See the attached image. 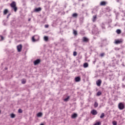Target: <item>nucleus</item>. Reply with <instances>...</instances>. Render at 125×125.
<instances>
[{
  "label": "nucleus",
  "mask_w": 125,
  "mask_h": 125,
  "mask_svg": "<svg viewBox=\"0 0 125 125\" xmlns=\"http://www.w3.org/2000/svg\"><path fill=\"white\" fill-rule=\"evenodd\" d=\"M11 7L12 8H13L15 12H16L17 11V7L16 6V2L15 1H12V3L10 4Z\"/></svg>",
  "instance_id": "f257e3e1"
},
{
  "label": "nucleus",
  "mask_w": 125,
  "mask_h": 125,
  "mask_svg": "<svg viewBox=\"0 0 125 125\" xmlns=\"http://www.w3.org/2000/svg\"><path fill=\"white\" fill-rule=\"evenodd\" d=\"M32 40L33 42H38V41L40 40V37H39V36L38 35H35L32 37Z\"/></svg>",
  "instance_id": "f03ea898"
},
{
  "label": "nucleus",
  "mask_w": 125,
  "mask_h": 125,
  "mask_svg": "<svg viewBox=\"0 0 125 125\" xmlns=\"http://www.w3.org/2000/svg\"><path fill=\"white\" fill-rule=\"evenodd\" d=\"M118 108L119 110H124L125 109V104L123 103H120L118 104Z\"/></svg>",
  "instance_id": "7ed1b4c3"
},
{
  "label": "nucleus",
  "mask_w": 125,
  "mask_h": 125,
  "mask_svg": "<svg viewBox=\"0 0 125 125\" xmlns=\"http://www.w3.org/2000/svg\"><path fill=\"white\" fill-rule=\"evenodd\" d=\"M123 42H124V40H123V39L115 40L114 42V43H115V44H120V43H123Z\"/></svg>",
  "instance_id": "20e7f679"
},
{
  "label": "nucleus",
  "mask_w": 125,
  "mask_h": 125,
  "mask_svg": "<svg viewBox=\"0 0 125 125\" xmlns=\"http://www.w3.org/2000/svg\"><path fill=\"white\" fill-rule=\"evenodd\" d=\"M18 52H21L22 51V44H19L17 46Z\"/></svg>",
  "instance_id": "39448f33"
},
{
  "label": "nucleus",
  "mask_w": 125,
  "mask_h": 125,
  "mask_svg": "<svg viewBox=\"0 0 125 125\" xmlns=\"http://www.w3.org/2000/svg\"><path fill=\"white\" fill-rule=\"evenodd\" d=\"M41 63V60L40 59H37L34 62V64L36 66V65H38Z\"/></svg>",
  "instance_id": "423d86ee"
},
{
  "label": "nucleus",
  "mask_w": 125,
  "mask_h": 125,
  "mask_svg": "<svg viewBox=\"0 0 125 125\" xmlns=\"http://www.w3.org/2000/svg\"><path fill=\"white\" fill-rule=\"evenodd\" d=\"M102 83V81L101 80L99 79L97 82H96V84L98 86H100L101 85V83Z\"/></svg>",
  "instance_id": "0eeeda50"
},
{
  "label": "nucleus",
  "mask_w": 125,
  "mask_h": 125,
  "mask_svg": "<svg viewBox=\"0 0 125 125\" xmlns=\"http://www.w3.org/2000/svg\"><path fill=\"white\" fill-rule=\"evenodd\" d=\"M91 114L94 116H95V115H97V111L95 109H93L91 111Z\"/></svg>",
  "instance_id": "6e6552de"
},
{
  "label": "nucleus",
  "mask_w": 125,
  "mask_h": 125,
  "mask_svg": "<svg viewBox=\"0 0 125 125\" xmlns=\"http://www.w3.org/2000/svg\"><path fill=\"white\" fill-rule=\"evenodd\" d=\"M106 4H107V2L105 1H102L100 3V5H101V6H105L106 5Z\"/></svg>",
  "instance_id": "1a4fd4ad"
},
{
  "label": "nucleus",
  "mask_w": 125,
  "mask_h": 125,
  "mask_svg": "<svg viewBox=\"0 0 125 125\" xmlns=\"http://www.w3.org/2000/svg\"><path fill=\"white\" fill-rule=\"evenodd\" d=\"M83 42H88L89 41V40L87 38H86V37H83Z\"/></svg>",
  "instance_id": "9d476101"
},
{
  "label": "nucleus",
  "mask_w": 125,
  "mask_h": 125,
  "mask_svg": "<svg viewBox=\"0 0 125 125\" xmlns=\"http://www.w3.org/2000/svg\"><path fill=\"white\" fill-rule=\"evenodd\" d=\"M75 81L76 83H79V82H81V77L80 76L75 77Z\"/></svg>",
  "instance_id": "9b49d317"
},
{
  "label": "nucleus",
  "mask_w": 125,
  "mask_h": 125,
  "mask_svg": "<svg viewBox=\"0 0 125 125\" xmlns=\"http://www.w3.org/2000/svg\"><path fill=\"white\" fill-rule=\"evenodd\" d=\"M78 117V114L77 113H74L71 115V119H76Z\"/></svg>",
  "instance_id": "f8f14e48"
},
{
  "label": "nucleus",
  "mask_w": 125,
  "mask_h": 125,
  "mask_svg": "<svg viewBox=\"0 0 125 125\" xmlns=\"http://www.w3.org/2000/svg\"><path fill=\"white\" fill-rule=\"evenodd\" d=\"M42 11V8L41 7L36 8L34 10L35 12H39V11Z\"/></svg>",
  "instance_id": "ddd939ff"
},
{
  "label": "nucleus",
  "mask_w": 125,
  "mask_h": 125,
  "mask_svg": "<svg viewBox=\"0 0 125 125\" xmlns=\"http://www.w3.org/2000/svg\"><path fill=\"white\" fill-rule=\"evenodd\" d=\"M96 19H97V15H95V16H93V18H92L93 22H95V21H96Z\"/></svg>",
  "instance_id": "4468645a"
},
{
  "label": "nucleus",
  "mask_w": 125,
  "mask_h": 125,
  "mask_svg": "<svg viewBox=\"0 0 125 125\" xmlns=\"http://www.w3.org/2000/svg\"><path fill=\"white\" fill-rule=\"evenodd\" d=\"M7 13H8V10L7 9H5V10H4L3 15H6V14H7Z\"/></svg>",
  "instance_id": "2eb2a0df"
},
{
  "label": "nucleus",
  "mask_w": 125,
  "mask_h": 125,
  "mask_svg": "<svg viewBox=\"0 0 125 125\" xmlns=\"http://www.w3.org/2000/svg\"><path fill=\"white\" fill-rule=\"evenodd\" d=\"M88 67V63L87 62H85L83 64V67L84 68H87Z\"/></svg>",
  "instance_id": "dca6fc26"
},
{
  "label": "nucleus",
  "mask_w": 125,
  "mask_h": 125,
  "mask_svg": "<svg viewBox=\"0 0 125 125\" xmlns=\"http://www.w3.org/2000/svg\"><path fill=\"white\" fill-rule=\"evenodd\" d=\"M69 99H70V96H68L66 98L63 100V101H64V102H67V101H68Z\"/></svg>",
  "instance_id": "f3484780"
},
{
  "label": "nucleus",
  "mask_w": 125,
  "mask_h": 125,
  "mask_svg": "<svg viewBox=\"0 0 125 125\" xmlns=\"http://www.w3.org/2000/svg\"><path fill=\"white\" fill-rule=\"evenodd\" d=\"M43 39H44V41H45V42H48V37L44 36Z\"/></svg>",
  "instance_id": "a211bd4d"
},
{
  "label": "nucleus",
  "mask_w": 125,
  "mask_h": 125,
  "mask_svg": "<svg viewBox=\"0 0 125 125\" xmlns=\"http://www.w3.org/2000/svg\"><path fill=\"white\" fill-rule=\"evenodd\" d=\"M116 33H117V34H118V35H120V34H121L122 31H121V30H120V29H117V30H116Z\"/></svg>",
  "instance_id": "6ab92c4d"
},
{
  "label": "nucleus",
  "mask_w": 125,
  "mask_h": 125,
  "mask_svg": "<svg viewBox=\"0 0 125 125\" xmlns=\"http://www.w3.org/2000/svg\"><path fill=\"white\" fill-rule=\"evenodd\" d=\"M37 117H42V113L39 112L37 114Z\"/></svg>",
  "instance_id": "aec40b11"
},
{
  "label": "nucleus",
  "mask_w": 125,
  "mask_h": 125,
  "mask_svg": "<svg viewBox=\"0 0 125 125\" xmlns=\"http://www.w3.org/2000/svg\"><path fill=\"white\" fill-rule=\"evenodd\" d=\"M104 117H105V114L104 113H102L100 117L101 119L103 118Z\"/></svg>",
  "instance_id": "412c9836"
},
{
  "label": "nucleus",
  "mask_w": 125,
  "mask_h": 125,
  "mask_svg": "<svg viewBox=\"0 0 125 125\" xmlns=\"http://www.w3.org/2000/svg\"><path fill=\"white\" fill-rule=\"evenodd\" d=\"M101 94H102V92H101V91H99L97 93V96H100Z\"/></svg>",
  "instance_id": "4be33fe9"
},
{
  "label": "nucleus",
  "mask_w": 125,
  "mask_h": 125,
  "mask_svg": "<svg viewBox=\"0 0 125 125\" xmlns=\"http://www.w3.org/2000/svg\"><path fill=\"white\" fill-rule=\"evenodd\" d=\"M10 116L12 119H14V118H15V114L12 113L11 114Z\"/></svg>",
  "instance_id": "5701e85b"
},
{
  "label": "nucleus",
  "mask_w": 125,
  "mask_h": 125,
  "mask_svg": "<svg viewBox=\"0 0 125 125\" xmlns=\"http://www.w3.org/2000/svg\"><path fill=\"white\" fill-rule=\"evenodd\" d=\"M21 83H22V84H25V83H26V80L25 79H22L21 80Z\"/></svg>",
  "instance_id": "b1692460"
},
{
  "label": "nucleus",
  "mask_w": 125,
  "mask_h": 125,
  "mask_svg": "<svg viewBox=\"0 0 125 125\" xmlns=\"http://www.w3.org/2000/svg\"><path fill=\"white\" fill-rule=\"evenodd\" d=\"M94 107L95 108H97V107H98V103L97 102H95Z\"/></svg>",
  "instance_id": "393cba45"
},
{
  "label": "nucleus",
  "mask_w": 125,
  "mask_h": 125,
  "mask_svg": "<svg viewBox=\"0 0 125 125\" xmlns=\"http://www.w3.org/2000/svg\"><path fill=\"white\" fill-rule=\"evenodd\" d=\"M72 17H78V14L77 13H74L72 14Z\"/></svg>",
  "instance_id": "a878e982"
},
{
  "label": "nucleus",
  "mask_w": 125,
  "mask_h": 125,
  "mask_svg": "<svg viewBox=\"0 0 125 125\" xmlns=\"http://www.w3.org/2000/svg\"><path fill=\"white\" fill-rule=\"evenodd\" d=\"M73 34L75 35V36H77V35H78V32L77 30H73Z\"/></svg>",
  "instance_id": "bb28decb"
},
{
  "label": "nucleus",
  "mask_w": 125,
  "mask_h": 125,
  "mask_svg": "<svg viewBox=\"0 0 125 125\" xmlns=\"http://www.w3.org/2000/svg\"><path fill=\"white\" fill-rule=\"evenodd\" d=\"M101 125V122H98L96 123L94 125Z\"/></svg>",
  "instance_id": "cd10ccee"
},
{
  "label": "nucleus",
  "mask_w": 125,
  "mask_h": 125,
  "mask_svg": "<svg viewBox=\"0 0 125 125\" xmlns=\"http://www.w3.org/2000/svg\"><path fill=\"white\" fill-rule=\"evenodd\" d=\"M104 56H105V53H101V54H100L101 57H103Z\"/></svg>",
  "instance_id": "c85d7f7f"
},
{
  "label": "nucleus",
  "mask_w": 125,
  "mask_h": 125,
  "mask_svg": "<svg viewBox=\"0 0 125 125\" xmlns=\"http://www.w3.org/2000/svg\"><path fill=\"white\" fill-rule=\"evenodd\" d=\"M112 125H117V122L116 121H113L112 122Z\"/></svg>",
  "instance_id": "c756f323"
},
{
  "label": "nucleus",
  "mask_w": 125,
  "mask_h": 125,
  "mask_svg": "<svg viewBox=\"0 0 125 125\" xmlns=\"http://www.w3.org/2000/svg\"><path fill=\"white\" fill-rule=\"evenodd\" d=\"M77 52L74 51V52H73V56H77Z\"/></svg>",
  "instance_id": "7c9ffc66"
},
{
  "label": "nucleus",
  "mask_w": 125,
  "mask_h": 125,
  "mask_svg": "<svg viewBox=\"0 0 125 125\" xmlns=\"http://www.w3.org/2000/svg\"><path fill=\"white\" fill-rule=\"evenodd\" d=\"M18 112H19V113H22L23 111H22V109H19L18 110Z\"/></svg>",
  "instance_id": "2f4dec72"
},
{
  "label": "nucleus",
  "mask_w": 125,
  "mask_h": 125,
  "mask_svg": "<svg viewBox=\"0 0 125 125\" xmlns=\"http://www.w3.org/2000/svg\"><path fill=\"white\" fill-rule=\"evenodd\" d=\"M10 15H11V14L10 13L8 14V15L7 16V19H8V18H9V17L10 16Z\"/></svg>",
  "instance_id": "473e14b6"
},
{
  "label": "nucleus",
  "mask_w": 125,
  "mask_h": 125,
  "mask_svg": "<svg viewBox=\"0 0 125 125\" xmlns=\"http://www.w3.org/2000/svg\"><path fill=\"white\" fill-rule=\"evenodd\" d=\"M0 39H1V41H3V37L0 36Z\"/></svg>",
  "instance_id": "72a5a7b5"
},
{
  "label": "nucleus",
  "mask_w": 125,
  "mask_h": 125,
  "mask_svg": "<svg viewBox=\"0 0 125 125\" xmlns=\"http://www.w3.org/2000/svg\"><path fill=\"white\" fill-rule=\"evenodd\" d=\"M44 27H45V28H48L49 25H48V24H46V25H45Z\"/></svg>",
  "instance_id": "f704fd0d"
},
{
  "label": "nucleus",
  "mask_w": 125,
  "mask_h": 125,
  "mask_svg": "<svg viewBox=\"0 0 125 125\" xmlns=\"http://www.w3.org/2000/svg\"><path fill=\"white\" fill-rule=\"evenodd\" d=\"M117 2H119L120 0H117Z\"/></svg>",
  "instance_id": "c9c22d12"
},
{
  "label": "nucleus",
  "mask_w": 125,
  "mask_h": 125,
  "mask_svg": "<svg viewBox=\"0 0 125 125\" xmlns=\"http://www.w3.org/2000/svg\"><path fill=\"white\" fill-rule=\"evenodd\" d=\"M28 21H31V19H28Z\"/></svg>",
  "instance_id": "e433bc0d"
},
{
  "label": "nucleus",
  "mask_w": 125,
  "mask_h": 125,
  "mask_svg": "<svg viewBox=\"0 0 125 125\" xmlns=\"http://www.w3.org/2000/svg\"><path fill=\"white\" fill-rule=\"evenodd\" d=\"M40 125H44L43 124H41Z\"/></svg>",
  "instance_id": "4c0bfd02"
},
{
  "label": "nucleus",
  "mask_w": 125,
  "mask_h": 125,
  "mask_svg": "<svg viewBox=\"0 0 125 125\" xmlns=\"http://www.w3.org/2000/svg\"><path fill=\"white\" fill-rule=\"evenodd\" d=\"M5 70H7V68H5Z\"/></svg>",
  "instance_id": "58836bf2"
}]
</instances>
